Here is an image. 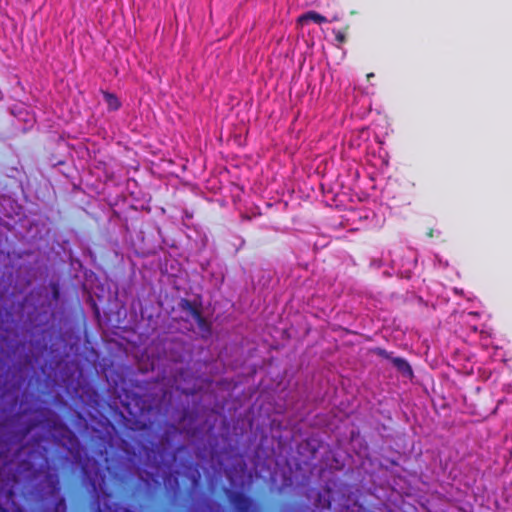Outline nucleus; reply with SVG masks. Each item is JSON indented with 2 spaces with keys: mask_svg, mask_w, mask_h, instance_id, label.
Segmentation results:
<instances>
[{
  "mask_svg": "<svg viewBox=\"0 0 512 512\" xmlns=\"http://www.w3.org/2000/svg\"><path fill=\"white\" fill-rule=\"evenodd\" d=\"M228 499L237 512H248L253 504L252 499L243 492H230Z\"/></svg>",
  "mask_w": 512,
  "mask_h": 512,
  "instance_id": "f257e3e1",
  "label": "nucleus"
},
{
  "mask_svg": "<svg viewBox=\"0 0 512 512\" xmlns=\"http://www.w3.org/2000/svg\"><path fill=\"white\" fill-rule=\"evenodd\" d=\"M195 322L197 323L199 329L202 332H205L207 334L211 333V325L210 323L205 319V317L202 315V313L194 318Z\"/></svg>",
  "mask_w": 512,
  "mask_h": 512,
  "instance_id": "6e6552de",
  "label": "nucleus"
},
{
  "mask_svg": "<svg viewBox=\"0 0 512 512\" xmlns=\"http://www.w3.org/2000/svg\"><path fill=\"white\" fill-rule=\"evenodd\" d=\"M54 512H67L66 500L60 498L54 505Z\"/></svg>",
  "mask_w": 512,
  "mask_h": 512,
  "instance_id": "9b49d317",
  "label": "nucleus"
},
{
  "mask_svg": "<svg viewBox=\"0 0 512 512\" xmlns=\"http://www.w3.org/2000/svg\"><path fill=\"white\" fill-rule=\"evenodd\" d=\"M56 429L60 431L61 437L67 439V441L71 444H77V437L76 435L64 424H59L58 426H55Z\"/></svg>",
  "mask_w": 512,
  "mask_h": 512,
  "instance_id": "0eeeda50",
  "label": "nucleus"
},
{
  "mask_svg": "<svg viewBox=\"0 0 512 512\" xmlns=\"http://www.w3.org/2000/svg\"><path fill=\"white\" fill-rule=\"evenodd\" d=\"M103 97L109 111H117L121 107V102L115 94L104 91Z\"/></svg>",
  "mask_w": 512,
  "mask_h": 512,
  "instance_id": "423d86ee",
  "label": "nucleus"
},
{
  "mask_svg": "<svg viewBox=\"0 0 512 512\" xmlns=\"http://www.w3.org/2000/svg\"><path fill=\"white\" fill-rule=\"evenodd\" d=\"M106 470H109L108 467L97 469L96 470V476L98 478V484L95 480H91V487L93 491L97 492L98 489L100 491H103L104 487L106 486Z\"/></svg>",
  "mask_w": 512,
  "mask_h": 512,
  "instance_id": "39448f33",
  "label": "nucleus"
},
{
  "mask_svg": "<svg viewBox=\"0 0 512 512\" xmlns=\"http://www.w3.org/2000/svg\"><path fill=\"white\" fill-rule=\"evenodd\" d=\"M375 353H376L378 356H380V357H382V358H385V359H388V360H390V361H391V358H394V357L392 356V353H391V352H388V351H386V350H385V349H383V348H376V349H375Z\"/></svg>",
  "mask_w": 512,
  "mask_h": 512,
  "instance_id": "f8f14e48",
  "label": "nucleus"
},
{
  "mask_svg": "<svg viewBox=\"0 0 512 512\" xmlns=\"http://www.w3.org/2000/svg\"><path fill=\"white\" fill-rule=\"evenodd\" d=\"M428 236H429V237H432V236H433V230H430V231H429Z\"/></svg>",
  "mask_w": 512,
  "mask_h": 512,
  "instance_id": "2eb2a0df",
  "label": "nucleus"
},
{
  "mask_svg": "<svg viewBox=\"0 0 512 512\" xmlns=\"http://www.w3.org/2000/svg\"><path fill=\"white\" fill-rule=\"evenodd\" d=\"M46 481L50 488L51 494H54L59 491V479L56 475L48 473L46 475Z\"/></svg>",
  "mask_w": 512,
  "mask_h": 512,
  "instance_id": "1a4fd4ad",
  "label": "nucleus"
},
{
  "mask_svg": "<svg viewBox=\"0 0 512 512\" xmlns=\"http://www.w3.org/2000/svg\"><path fill=\"white\" fill-rule=\"evenodd\" d=\"M298 21L302 24L308 23L312 21L317 24H322L327 22V18L316 11H308L305 14L301 15Z\"/></svg>",
  "mask_w": 512,
  "mask_h": 512,
  "instance_id": "20e7f679",
  "label": "nucleus"
},
{
  "mask_svg": "<svg viewBox=\"0 0 512 512\" xmlns=\"http://www.w3.org/2000/svg\"><path fill=\"white\" fill-rule=\"evenodd\" d=\"M179 307L182 311L189 313L193 319L202 313L201 304H197L186 298L180 300Z\"/></svg>",
  "mask_w": 512,
  "mask_h": 512,
  "instance_id": "f03ea898",
  "label": "nucleus"
},
{
  "mask_svg": "<svg viewBox=\"0 0 512 512\" xmlns=\"http://www.w3.org/2000/svg\"><path fill=\"white\" fill-rule=\"evenodd\" d=\"M391 362L393 366L398 370V372L401 373L403 376L409 378L413 377L412 367L406 359L402 357H394L391 358Z\"/></svg>",
  "mask_w": 512,
  "mask_h": 512,
  "instance_id": "7ed1b4c3",
  "label": "nucleus"
},
{
  "mask_svg": "<svg viewBox=\"0 0 512 512\" xmlns=\"http://www.w3.org/2000/svg\"><path fill=\"white\" fill-rule=\"evenodd\" d=\"M348 29L349 27L346 26L343 30H332V32L335 35V40L337 41L338 44H344L346 42Z\"/></svg>",
  "mask_w": 512,
  "mask_h": 512,
  "instance_id": "9d476101",
  "label": "nucleus"
},
{
  "mask_svg": "<svg viewBox=\"0 0 512 512\" xmlns=\"http://www.w3.org/2000/svg\"><path fill=\"white\" fill-rule=\"evenodd\" d=\"M32 428H33V426L26 427L25 431H24V435L28 434L31 431Z\"/></svg>",
  "mask_w": 512,
  "mask_h": 512,
  "instance_id": "ddd939ff",
  "label": "nucleus"
},
{
  "mask_svg": "<svg viewBox=\"0 0 512 512\" xmlns=\"http://www.w3.org/2000/svg\"><path fill=\"white\" fill-rule=\"evenodd\" d=\"M82 472H83L84 476H87V475H88L87 470H86V468H85V467H82Z\"/></svg>",
  "mask_w": 512,
  "mask_h": 512,
  "instance_id": "4468645a",
  "label": "nucleus"
}]
</instances>
